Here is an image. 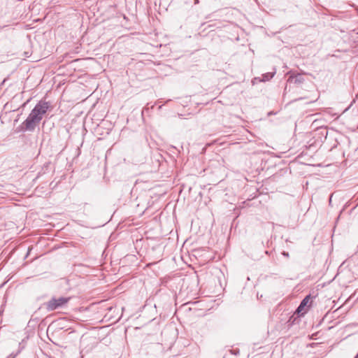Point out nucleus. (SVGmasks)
Returning <instances> with one entry per match:
<instances>
[{
	"label": "nucleus",
	"instance_id": "obj_4",
	"mask_svg": "<svg viewBox=\"0 0 358 358\" xmlns=\"http://www.w3.org/2000/svg\"><path fill=\"white\" fill-rule=\"evenodd\" d=\"M275 73V72L266 73L265 74H263L262 78L260 80V81L265 82V81H268V80H271L274 76Z\"/></svg>",
	"mask_w": 358,
	"mask_h": 358
},
{
	"label": "nucleus",
	"instance_id": "obj_5",
	"mask_svg": "<svg viewBox=\"0 0 358 358\" xmlns=\"http://www.w3.org/2000/svg\"><path fill=\"white\" fill-rule=\"evenodd\" d=\"M294 79L295 83H301L302 82L301 76H289L288 81L292 82L294 80Z\"/></svg>",
	"mask_w": 358,
	"mask_h": 358
},
{
	"label": "nucleus",
	"instance_id": "obj_1",
	"mask_svg": "<svg viewBox=\"0 0 358 358\" xmlns=\"http://www.w3.org/2000/svg\"><path fill=\"white\" fill-rule=\"evenodd\" d=\"M49 102L40 101L32 109L27 118L24 121L23 124L28 131H34L36 126L39 124L43 115L50 108Z\"/></svg>",
	"mask_w": 358,
	"mask_h": 358
},
{
	"label": "nucleus",
	"instance_id": "obj_3",
	"mask_svg": "<svg viewBox=\"0 0 358 358\" xmlns=\"http://www.w3.org/2000/svg\"><path fill=\"white\" fill-rule=\"evenodd\" d=\"M310 296L308 295L306 296L301 302L299 306L296 309V312L299 314L303 315L306 313L308 310V308L306 307L308 306V304L310 303Z\"/></svg>",
	"mask_w": 358,
	"mask_h": 358
},
{
	"label": "nucleus",
	"instance_id": "obj_9",
	"mask_svg": "<svg viewBox=\"0 0 358 358\" xmlns=\"http://www.w3.org/2000/svg\"><path fill=\"white\" fill-rule=\"evenodd\" d=\"M355 358H358V357H355Z\"/></svg>",
	"mask_w": 358,
	"mask_h": 358
},
{
	"label": "nucleus",
	"instance_id": "obj_8",
	"mask_svg": "<svg viewBox=\"0 0 358 358\" xmlns=\"http://www.w3.org/2000/svg\"><path fill=\"white\" fill-rule=\"evenodd\" d=\"M15 356L13 357H11V355H10L9 357H8L7 358H14Z\"/></svg>",
	"mask_w": 358,
	"mask_h": 358
},
{
	"label": "nucleus",
	"instance_id": "obj_2",
	"mask_svg": "<svg viewBox=\"0 0 358 358\" xmlns=\"http://www.w3.org/2000/svg\"><path fill=\"white\" fill-rule=\"evenodd\" d=\"M70 297H53L45 303L46 309L49 311L63 308L66 306L70 300Z\"/></svg>",
	"mask_w": 358,
	"mask_h": 358
},
{
	"label": "nucleus",
	"instance_id": "obj_6",
	"mask_svg": "<svg viewBox=\"0 0 358 358\" xmlns=\"http://www.w3.org/2000/svg\"><path fill=\"white\" fill-rule=\"evenodd\" d=\"M282 255L284 257H289V253H288L287 252H285V251H283V252H282Z\"/></svg>",
	"mask_w": 358,
	"mask_h": 358
},
{
	"label": "nucleus",
	"instance_id": "obj_7",
	"mask_svg": "<svg viewBox=\"0 0 358 358\" xmlns=\"http://www.w3.org/2000/svg\"><path fill=\"white\" fill-rule=\"evenodd\" d=\"M194 3H195V4L199 3V0H194Z\"/></svg>",
	"mask_w": 358,
	"mask_h": 358
}]
</instances>
